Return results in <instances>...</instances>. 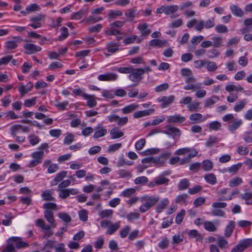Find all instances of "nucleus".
I'll return each instance as SVG.
<instances>
[{"instance_id":"50","label":"nucleus","mask_w":252,"mask_h":252,"mask_svg":"<svg viewBox=\"0 0 252 252\" xmlns=\"http://www.w3.org/2000/svg\"><path fill=\"white\" fill-rule=\"evenodd\" d=\"M135 14H136V10L132 9H129L128 10V11L127 12H126L125 13V15L126 17L129 18V21H132L134 20V18L135 17Z\"/></svg>"},{"instance_id":"37","label":"nucleus","mask_w":252,"mask_h":252,"mask_svg":"<svg viewBox=\"0 0 252 252\" xmlns=\"http://www.w3.org/2000/svg\"><path fill=\"white\" fill-rule=\"evenodd\" d=\"M85 13V10L81 9L77 12L73 13L71 15V18L73 20H79L82 18V16Z\"/></svg>"},{"instance_id":"32","label":"nucleus","mask_w":252,"mask_h":252,"mask_svg":"<svg viewBox=\"0 0 252 252\" xmlns=\"http://www.w3.org/2000/svg\"><path fill=\"white\" fill-rule=\"evenodd\" d=\"M218 142L219 139L218 137L215 136H210L206 142L205 145L208 147H212L217 144Z\"/></svg>"},{"instance_id":"51","label":"nucleus","mask_w":252,"mask_h":252,"mask_svg":"<svg viewBox=\"0 0 252 252\" xmlns=\"http://www.w3.org/2000/svg\"><path fill=\"white\" fill-rule=\"evenodd\" d=\"M189 235L192 238L196 237V241H200L202 240V236L198 234L197 231L196 230L193 229L190 230L189 233Z\"/></svg>"},{"instance_id":"5","label":"nucleus","mask_w":252,"mask_h":252,"mask_svg":"<svg viewBox=\"0 0 252 252\" xmlns=\"http://www.w3.org/2000/svg\"><path fill=\"white\" fill-rule=\"evenodd\" d=\"M165 128L166 129L162 131V133L172 136L174 139H178L182 134L181 131L179 128L173 126L171 125L166 126Z\"/></svg>"},{"instance_id":"45","label":"nucleus","mask_w":252,"mask_h":252,"mask_svg":"<svg viewBox=\"0 0 252 252\" xmlns=\"http://www.w3.org/2000/svg\"><path fill=\"white\" fill-rule=\"evenodd\" d=\"M113 211L112 210H104L99 213V216L102 218H108L113 215Z\"/></svg>"},{"instance_id":"46","label":"nucleus","mask_w":252,"mask_h":252,"mask_svg":"<svg viewBox=\"0 0 252 252\" xmlns=\"http://www.w3.org/2000/svg\"><path fill=\"white\" fill-rule=\"evenodd\" d=\"M148 182V179L146 176H141L136 178L134 180V183L136 185L146 184Z\"/></svg>"},{"instance_id":"57","label":"nucleus","mask_w":252,"mask_h":252,"mask_svg":"<svg viewBox=\"0 0 252 252\" xmlns=\"http://www.w3.org/2000/svg\"><path fill=\"white\" fill-rule=\"evenodd\" d=\"M185 215V210H182L181 211L180 213H179L176 216L175 219L176 222L178 224H180L183 221V220L184 219Z\"/></svg>"},{"instance_id":"22","label":"nucleus","mask_w":252,"mask_h":252,"mask_svg":"<svg viewBox=\"0 0 252 252\" xmlns=\"http://www.w3.org/2000/svg\"><path fill=\"white\" fill-rule=\"evenodd\" d=\"M225 90L228 92H231L233 91L238 92H242L244 90V88L239 85L236 86L235 85L231 84L226 86Z\"/></svg>"},{"instance_id":"16","label":"nucleus","mask_w":252,"mask_h":252,"mask_svg":"<svg viewBox=\"0 0 252 252\" xmlns=\"http://www.w3.org/2000/svg\"><path fill=\"white\" fill-rule=\"evenodd\" d=\"M44 217L49 223L52 224V227L54 228L56 226V224L54 223L55 220L54 218V214L52 211L46 210L44 212Z\"/></svg>"},{"instance_id":"64","label":"nucleus","mask_w":252,"mask_h":252,"mask_svg":"<svg viewBox=\"0 0 252 252\" xmlns=\"http://www.w3.org/2000/svg\"><path fill=\"white\" fill-rule=\"evenodd\" d=\"M200 102H195L189 104L188 106V109L190 112L196 111L199 108Z\"/></svg>"},{"instance_id":"31","label":"nucleus","mask_w":252,"mask_h":252,"mask_svg":"<svg viewBox=\"0 0 252 252\" xmlns=\"http://www.w3.org/2000/svg\"><path fill=\"white\" fill-rule=\"evenodd\" d=\"M202 167L204 171H208L213 168V163L210 160L206 159L202 162Z\"/></svg>"},{"instance_id":"60","label":"nucleus","mask_w":252,"mask_h":252,"mask_svg":"<svg viewBox=\"0 0 252 252\" xmlns=\"http://www.w3.org/2000/svg\"><path fill=\"white\" fill-rule=\"evenodd\" d=\"M40 9L39 5L36 3H33L26 7V10L29 12H34L39 10Z\"/></svg>"},{"instance_id":"4","label":"nucleus","mask_w":252,"mask_h":252,"mask_svg":"<svg viewBox=\"0 0 252 252\" xmlns=\"http://www.w3.org/2000/svg\"><path fill=\"white\" fill-rule=\"evenodd\" d=\"M252 246V239H246L240 241L231 249V252H243Z\"/></svg>"},{"instance_id":"33","label":"nucleus","mask_w":252,"mask_h":252,"mask_svg":"<svg viewBox=\"0 0 252 252\" xmlns=\"http://www.w3.org/2000/svg\"><path fill=\"white\" fill-rule=\"evenodd\" d=\"M205 229L210 232H214L217 230L216 227L213 223L210 221H205L203 223Z\"/></svg>"},{"instance_id":"43","label":"nucleus","mask_w":252,"mask_h":252,"mask_svg":"<svg viewBox=\"0 0 252 252\" xmlns=\"http://www.w3.org/2000/svg\"><path fill=\"white\" fill-rule=\"evenodd\" d=\"M45 17V15L40 14L31 18L30 21L31 22H36L38 23H41V22L44 20Z\"/></svg>"},{"instance_id":"42","label":"nucleus","mask_w":252,"mask_h":252,"mask_svg":"<svg viewBox=\"0 0 252 252\" xmlns=\"http://www.w3.org/2000/svg\"><path fill=\"white\" fill-rule=\"evenodd\" d=\"M242 183V180L240 177H236L232 179L229 182V185L231 187H235Z\"/></svg>"},{"instance_id":"62","label":"nucleus","mask_w":252,"mask_h":252,"mask_svg":"<svg viewBox=\"0 0 252 252\" xmlns=\"http://www.w3.org/2000/svg\"><path fill=\"white\" fill-rule=\"evenodd\" d=\"M169 244V240L165 237L159 243L158 247L161 249H164L168 247Z\"/></svg>"},{"instance_id":"1","label":"nucleus","mask_w":252,"mask_h":252,"mask_svg":"<svg viewBox=\"0 0 252 252\" xmlns=\"http://www.w3.org/2000/svg\"><path fill=\"white\" fill-rule=\"evenodd\" d=\"M140 200L143 203L139 207V211L141 213H145L155 206L159 200V198L158 196L145 195L141 197Z\"/></svg>"},{"instance_id":"9","label":"nucleus","mask_w":252,"mask_h":252,"mask_svg":"<svg viewBox=\"0 0 252 252\" xmlns=\"http://www.w3.org/2000/svg\"><path fill=\"white\" fill-rule=\"evenodd\" d=\"M8 241L10 243L13 242H16V248L17 249H21L23 248L27 247L29 246L28 243L22 241V238L17 237H12L8 239Z\"/></svg>"},{"instance_id":"59","label":"nucleus","mask_w":252,"mask_h":252,"mask_svg":"<svg viewBox=\"0 0 252 252\" xmlns=\"http://www.w3.org/2000/svg\"><path fill=\"white\" fill-rule=\"evenodd\" d=\"M29 138L30 139V143L31 145L34 146L37 144L39 142V139L37 136H35L34 135L31 134L29 136Z\"/></svg>"},{"instance_id":"25","label":"nucleus","mask_w":252,"mask_h":252,"mask_svg":"<svg viewBox=\"0 0 252 252\" xmlns=\"http://www.w3.org/2000/svg\"><path fill=\"white\" fill-rule=\"evenodd\" d=\"M169 204V200L165 198L160 201V203L156 207V211L158 213H160L164 210Z\"/></svg>"},{"instance_id":"63","label":"nucleus","mask_w":252,"mask_h":252,"mask_svg":"<svg viewBox=\"0 0 252 252\" xmlns=\"http://www.w3.org/2000/svg\"><path fill=\"white\" fill-rule=\"evenodd\" d=\"M102 28V26L100 24H97L96 25L90 27L88 30L91 32H98L100 31Z\"/></svg>"},{"instance_id":"19","label":"nucleus","mask_w":252,"mask_h":252,"mask_svg":"<svg viewBox=\"0 0 252 252\" xmlns=\"http://www.w3.org/2000/svg\"><path fill=\"white\" fill-rule=\"evenodd\" d=\"M110 134L111 135L112 139H118L124 136L123 132L119 131L117 127L113 128L110 131Z\"/></svg>"},{"instance_id":"14","label":"nucleus","mask_w":252,"mask_h":252,"mask_svg":"<svg viewBox=\"0 0 252 252\" xmlns=\"http://www.w3.org/2000/svg\"><path fill=\"white\" fill-rule=\"evenodd\" d=\"M232 13L235 16L242 17L244 15L243 10L236 5L233 4L230 6Z\"/></svg>"},{"instance_id":"26","label":"nucleus","mask_w":252,"mask_h":252,"mask_svg":"<svg viewBox=\"0 0 252 252\" xmlns=\"http://www.w3.org/2000/svg\"><path fill=\"white\" fill-rule=\"evenodd\" d=\"M119 44L113 42L107 43V49L108 52L115 53L119 50Z\"/></svg>"},{"instance_id":"30","label":"nucleus","mask_w":252,"mask_h":252,"mask_svg":"<svg viewBox=\"0 0 252 252\" xmlns=\"http://www.w3.org/2000/svg\"><path fill=\"white\" fill-rule=\"evenodd\" d=\"M189 182L187 179H184L180 181L178 185V188L179 190H183L187 189L189 186Z\"/></svg>"},{"instance_id":"6","label":"nucleus","mask_w":252,"mask_h":252,"mask_svg":"<svg viewBox=\"0 0 252 252\" xmlns=\"http://www.w3.org/2000/svg\"><path fill=\"white\" fill-rule=\"evenodd\" d=\"M129 74V79L133 82L138 83L142 79V75L143 74V71L142 68L134 69L132 68Z\"/></svg>"},{"instance_id":"34","label":"nucleus","mask_w":252,"mask_h":252,"mask_svg":"<svg viewBox=\"0 0 252 252\" xmlns=\"http://www.w3.org/2000/svg\"><path fill=\"white\" fill-rule=\"evenodd\" d=\"M242 124V120H239L237 121L234 122L233 123L229 125L228 126V128L230 132H232L235 130H236L239 127H240Z\"/></svg>"},{"instance_id":"61","label":"nucleus","mask_w":252,"mask_h":252,"mask_svg":"<svg viewBox=\"0 0 252 252\" xmlns=\"http://www.w3.org/2000/svg\"><path fill=\"white\" fill-rule=\"evenodd\" d=\"M43 208L44 209H51L56 210L57 209V206L56 204L52 202H48L44 203L43 205Z\"/></svg>"},{"instance_id":"11","label":"nucleus","mask_w":252,"mask_h":252,"mask_svg":"<svg viewBox=\"0 0 252 252\" xmlns=\"http://www.w3.org/2000/svg\"><path fill=\"white\" fill-rule=\"evenodd\" d=\"M186 118L183 116H181L180 115H175L173 116H170L168 117L167 119V123H182L185 121Z\"/></svg>"},{"instance_id":"52","label":"nucleus","mask_w":252,"mask_h":252,"mask_svg":"<svg viewBox=\"0 0 252 252\" xmlns=\"http://www.w3.org/2000/svg\"><path fill=\"white\" fill-rule=\"evenodd\" d=\"M202 189V187L200 185H196L188 190V192L190 194H194L199 192Z\"/></svg>"},{"instance_id":"56","label":"nucleus","mask_w":252,"mask_h":252,"mask_svg":"<svg viewBox=\"0 0 252 252\" xmlns=\"http://www.w3.org/2000/svg\"><path fill=\"white\" fill-rule=\"evenodd\" d=\"M73 93L76 95H81L85 98H89L92 97L91 95H88L87 94L83 93L82 91L80 89H74L73 90Z\"/></svg>"},{"instance_id":"18","label":"nucleus","mask_w":252,"mask_h":252,"mask_svg":"<svg viewBox=\"0 0 252 252\" xmlns=\"http://www.w3.org/2000/svg\"><path fill=\"white\" fill-rule=\"evenodd\" d=\"M139 105L136 103L131 104L124 107L122 109V112L123 114H126L133 112L135 110L137 109Z\"/></svg>"},{"instance_id":"54","label":"nucleus","mask_w":252,"mask_h":252,"mask_svg":"<svg viewBox=\"0 0 252 252\" xmlns=\"http://www.w3.org/2000/svg\"><path fill=\"white\" fill-rule=\"evenodd\" d=\"M74 136L70 133H67L66 136L64 137L63 142L64 144L69 145L74 140Z\"/></svg>"},{"instance_id":"35","label":"nucleus","mask_w":252,"mask_h":252,"mask_svg":"<svg viewBox=\"0 0 252 252\" xmlns=\"http://www.w3.org/2000/svg\"><path fill=\"white\" fill-rule=\"evenodd\" d=\"M189 197V195L187 194L184 193L180 194L177 196L175 200L176 203H181L182 202L184 203L185 204H187L186 199Z\"/></svg>"},{"instance_id":"27","label":"nucleus","mask_w":252,"mask_h":252,"mask_svg":"<svg viewBox=\"0 0 252 252\" xmlns=\"http://www.w3.org/2000/svg\"><path fill=\"white\" fill-rule=\"evenodd\" d=\"M157 186H160L162 185H168L169 180L163 175H159L155 178Z\"/></svg>"},{"instance_id":"47","label":"nucleus","mask_w":252,"mask_h":252,"mask_svg":"<svg viewBox=\"0 0 252 252\" xmlns=\"http://www.w3.org/2000/svg\"><path fill=\"white\" fill-rule=\"evenodd\" d=\"M214 98L217 100L219 99L218 96L215 95L212 96V98H208L205 101L204 106L205 107H209L213 105L216 103V101L213 99Z\"/></svg>"},{"instance_id":"48","label":"nucleus","mask_w":252,"mask_h":252,"mask_svg":"<svg viewBox=\"0 0 252 252\" xmlns=\"http://www.w3.org/2000/svg\"><path fill=\"white\" fill-rule=\"evenodd\" d=\"M246 103V102L244 100H242L237 103L234 107V110L237 112L240 111L245 107Z\"/></svg>"},{"instance_id":"53","label":"nucleus","mask_w":252,"mask_h":252,"mask_svg":"<svg viewBox=\"0 0 252 252\" xmlns=\"http://www.w3.org/2000/svg\"><path fill=\"white\" fill-rule=\"evenodd\" d=\"M66 171H62L60 173H58L56 177H55L54 181L56 182V183H58L60 181H61L63 178L65 177L66 175ZM57 183L55 184L56 185Z\"/></svg>"},{"instance_id":"15","label":"nucleus","mask_w":252,"mask_h":252,"mask_svg":"<svg viewBox=\"0 0 252 252\" xmlns=\"http://www.w3.org/2000/svg\"><path fill=\"white\" fill-rule=\"evenodd\" d=\"M189 118L192 124L200 123L205 120V118H203L202 115L200 113L192 114L189 116Z\"/></svg>"},{"instance_id":"20","label":"nucleus","mask_w":252,"mask_h":252,"mask_svg":"<svg viewBox=\"0 0 252 252\" xmlns=\"http://www.w3.org/2000/svg\"><path fill=\"white\" fill-rule=\"evenodd\" d=\"M174 99V96L173 95L170 96L169 97L167 96H163L160 100L158 101L160 102H162L161 104V107L165 108L169 104H171Z\"/></svg>"},{"instance_id":"3","label":"nucleus","mask_w":252,"mask_h":252,"mask_svg":"<svg viewBox=\"0 0 252 252\" xmlns=\"http://www.w3.org/2000/svg\"><path fill=\"white\" fill-rule=\"evenodd\" d=\"M100 225L102 228H107V234L112 235L120 227V221L113 223L109 220H104L101 221Z\"/></svg>"},{"instance_id":"21","label":"nucleus","mask_w":252,"mask_h":252,"mask_svg":"<svg viewBox=\"0 0 252 252\" xmlns=\"http://www.w3.org/2000/svg\"><path fill=\"white\" fill-rule=\"evenodd\" d=\"M217 244L220 249H227L229 247L228 242L223 237L220 236L217 239Z\"/></svg>"},{"instance_id":"38","label":"nucleus","mask_w":252,"mask_h":252,"mask_svg":"<svg viewBox=\"0 0 252 252\" xmlns=\"http://www.w3.org/2000/svg\"><path fill=\"white\" fill-rule=\"evenodd\" d=\"M166 43L165 41H162L160 39H153L149 42V45L151 46H158L160 47Z\"/></svg>"},{"instance_id":"28","label":"nucleus","mask_w":252,"mask_h":252,"mask_svg":"<svg viewBox=\"0 0 252 252\" xmlns=\"http://www.w3.org/2000/svg\"><path fill=\"white\" fill-rule=\"evenodd\" d=\"M96 129L97 130L94 133V138L95 139L104 136L107 133V130L104 128H100V127H96Z\"/></svg>"},{"instance_id":"2","label":"nucleus","mask_w":252,"mask_h":252,"mask_svg":"<svg viewBox=\"0 0 252 252\" xmlns=\"http://www.w3.org/2000/svg\"><path fill=\"white\" fill-rule=\"evenodd\" d=\"M10 133L11 135L15 138V140L20 143L25 141V137L24 136H18L17 133L22 130L23 132H28L30 131V128L27 126H23L20 124L14 125L11 126Z\"/></svg>"},{"instance_id":"44","label":"nucleus","mask_w":252,"mask_h":252,"mask_svg":"<svg viewBox=\"0 0 252 252\" xmlns=\"http://www.w3.org/2000/svg\"><path fill=\"white\" fill-rule=\"evenodd\" d=\"M32 87L33 86L32 85H30L28 88H26V87L24 85L20 86L18 90L21 93V96H23L25 94H27L29 92H30L31 90Z\"/></svg>"},{"instance_id":"10","label":"nucleus","mask_w":252,"mask_h":252,"mask_svg":"<svg viewBox=\"0 0 252 252\" xmlns=\"http://www.w3.org/2000/svg\"><path fill=\"white\" fill-rule=\"evenodd\" d=\"M118 76L114 73H107L104 74L99 75L98 79L100 81H114L117 79Z\"/></svg>"},{"instance_id":"39","label":"nucleus","mask_w":252,"mask_h":252,"mask_svg":"<svg viewBox=\"0 0 252 252\" xmlns=\"http://www.w3.org/2000/svg\"><path fill=\"white\" fill-rule=\"evenodd\" d=\"M58 217L65 222L68 223L71 221V217L66 213H60L58 214Z\"/></svg>"},{"instance_id":"13","label":"nucleus","mask_w":252,"mask_h":252,"mask_svg":"<svg viewBox=\"0 0 252 252\" xmlns=\"http://www.w3.org/2000/svg\"><path fill=\"white\" fill-rule=\"evenodd\" d=\"M235 223L234 220H230L224 230V236L226 237H230L235 228Z\"/></svg>"},{"instance_id":"17","label":"nucleus","mask_w":252,"mask_h":252,"mask_svg":"<svg viewBox=\"0 0 252 252\" xmlns=\"http://www.w3.org/2000/svg\"><path fill=\"white\" fill-rule=\"evenodd\" d=\"M53 193V192L52 189H46L44 190L41 194L43 200L44 201L55 200V198L52 195Z\"/></svg>"},{"instance_id":"12","label":"nucleus","mask_w":252,"mask_h":252,"mask_svg":"<svg viewBox=\"0 0 252 252\" xmlns=\"http://www.w3.org/2000/svg\"><path fill=\"white\" fill-rule=\"evenodd\" d=\"M154 111V109L151 108L143 111H138L133 114V117L135 119L139 118L144 116H148Z\"/></svg>"},{"instance_id":"23","label":"nucleus","mask_w":252,"mask_h":252,"mask_svg":"<svg viewBox=\"0 0 252 252\" xmlns=\"http://www.w3.org/2000/svg\"><path fill=\"white\" fill-rule=\"evenodd\" d=\"M148 26L147 23H144L138 26V29L140 31L142 35L147 36L151 33V30L147 29Z\"/></svg>"},{"instance_id":"7","label":"nucleus","mask_w":252,"mask_h":252,"mask_svg":"<svg viewBox=\"0 0 252 252\" xmlns=\"http://www.w3.org/2000/svg\"><path fill=\"white\" fill-rule=\"evenodd\" d=\"M12 38L14 40L7 41L5 43L4 47L7 51L16 49L18 47L17 42H21L23 41L22 38L20 36H14Z\"/></svg>"},{"instance_id":"36","label":"nucleus","mask_w":252,"mask_h":252,"mask_svg":"<svg viewBox=\"0 0 252 252\" xmlns=\"http://www.w3.org/2000/svg\"><path fill=\"white\" fill-rule=\"evenodd\" d=\"M221 126V123L218 121H213L209 125V128L213 130H218L220 129Z\"/></svg>"},{"instance_id":"58","label":"nucleus","mask_w":252,"mask_h":252,"mask_svg":"<svg viewBox=\"0 0 252 252\" xmlns=\"http://www.w3.org/2000/svg\"><path fill=\"white\" fill-rule=\"evenodd\" d=\"M44 156V152L43 151L35 152H33L32 157L35 159L41 161L42 162V159Z\"/></svg>"},{"instance_id":"24","label":"nucleus","mask_w":252,"mask_h":252,"mask_svg":"<svg viewBox=\"0 0 252 252\" xmlns=\"http://www.w3.org/2000/svg\"><path fill=\"white\" fill-rule=\"evenodd\" d=\"M205 181L210 184L215 185L217 182V178L213 173H208L204 176Z\"/></svg>"},{"instance_id":"40","label":"nucleus","mask_w":252,"mask_h":252,"mask_svg":"<svg viewBox=\"0 0 252 252\" xmlns=\"http://www.w3.org/2000/svg\"><path fill=\"white\" fill-rule=\"evenodd\" d=\"M213 40L212 46L215 48L220 47L222 44V39L220 37H213L212 38Z\"/></svg>"},{"instance_id":"8","label":"nucleus","mask_w":252,"mask_h":252,"mask_svg":"<svg viewBox=\"0 0 252 252\" xmlns=\"http://www.w3.org/2000/svg\"><path fill=\"white\" fill-rule=\"evenodd\" d=\"M24 48L27 50L25 54L27 55H31L37 52L40 51L41 48L39 46H36L32 43H28L24 45Z\"/></svg>"},{"instance_id":"55","label":"nucleus","mask_w":252,"mask_h":252,"mask_svg":"<svg viewBox=\"0 0 252 252\" xmlns=\"http://www.w3.org/2000/svg\"><path fill=\"white\" fill-rule=\"evenodd\" d=\"M135 192V189L133 188L127 189L121 192V195L124 197H129Z\"/></svg>"},{"instance_id":"29","label":"nucleus","mask_w":252,"mask_h":252,"mask_svg":"<svg viewBox=\"0 0 252 252\" xmlns=\"http://www.w3.org/2000/svg\"><path fill=\"white\" fill-rule=\"evenodd\" d=\"M179 9L177 5L165 6V14L170 15L176 12Z\"/></svg>"},{"instance_id":"41","label":"nucleus","mask_w":252,"mask_h":252,"mask_svg":"<svg viewBox=\"0 0 252 252\" xmlns=\"http://www.w3.org/2000/svg\"><path fill=\"white\" fill-rule=\"evenodd\" d=\"M102 18L100 17L94 16H89L86 20L85 21L86 23L89 24L95 23L97 22L101 21Z\"/></svg>"},{"instance_id":"49","label":"nucleus","mask_w":252,"mask_h":252,"mask_svg":"<svg viewBox=\"0 0 252 252\" xmlns=\"http://www.w3.org/2000/svg\"><path fill=\"white\" fill-rule=\"evenodd\" d=\"M206 200V198L204 197H199L196 198L193 202V205L195 207H198L203 205Z\"/></svg>"}]
</instances>
